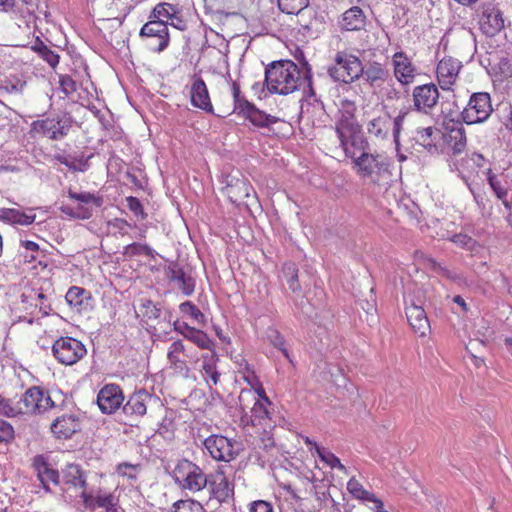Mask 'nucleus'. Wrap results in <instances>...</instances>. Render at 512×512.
<instances>
[{
    "label": "nucleus",
    "mask_w": 512,
    "mask_h": 512,
    "mask_svg": "<svg viewBox=\"0 0 512 512\" xmlns=\"http://www.w3.org/2000/svg\"><path fill=\"white\" fill-rule=\"evenodd\" d=\"M303 72L291 60L274 61L265 68V84L270 93L288 95L302 86Z\"/></svg>",
    "instance_id": "nucleus-1"
},
{
    "label": "nucleus",
    "mask_w": 512,
    "mask_h": 512,
    "mask_svg": "<svg viewBox=\"0 0 512 512\" xmlns=\"http://www.w3.org/2000/svg\"><path fill=\"white\" fill-rule=\"evenodd\" d=\"M351 159L356 173L370 183L381 186L390 180V160L386 155L362 152Z\"/></svg>",
    "instance_id": "nucleus-2"
},
{
    "label": "nucleus",
    "mask_w": 512,
    "mask_h": 512,
    "mask_svg": "<svg viewBox=\"0 0 512 512\" xmlns=\"http://www.w3.org/2000/svg\"><path fill=\"white\" fill-rule=\"evenodd\" d=\"M327 72L334 81L350 84L363 74V64L358 56L346 50L338 51L334 57V64Z\"/></svg>",
    "instance_id": "nucleus-3"
},
{
    "label": "nucleus",
    "mask_w": 512,
    "mask_h": 512,
    "mask_svg": "<svg viewBox=\"0 0 512 512\" xmlns=\"http://www.w3.org/2000/svg\"><path fill=\"white\" fill-rule=\"evenodd\" d=\"M208 476L198 465L187 459L178 461L173 470L175 482L191 492H198L205 488L209 482Z\"/></svg>",
    "instance_id": "nucleus-4"
},
{
    "label": "nucleus",
    "mask_w": 512,
    "mask_h": 512,
    "mask_svg": "<svg viewBox=\"0 0 512 512\" xmlns=\"http://www.w3.org/2000/svg\"><path fill=\"white\" fill-rule=\"evenodd\" d=\"M493 112L491 96L487 92H476L470 96L461 112V119L467 125L485 122Z\"/></svg>",
    "instance_id": "nucleus-5"
},
{
    "label": "nucleus",
    "mask_w": 512,
    "mask_h": 512,
    "mask_svg": "<svg viewBox=\"0 0 512 512\" xmlns=\"http://www.w3.org/2000/svg\"><path fill=\"white\" fill-rule=\"evenodd\" d=\"M203 445L209 455L216 461L230 462L242 450L241 442L217 434L207 437Z\"/></svg>",
    "instance_id": "nucleus-6"
},
{
    "label": "nucleus",
    "mask_w": 512,
    "mask_h": 512,
    "mask_svg": "<svg viewBox=\"0 0 512 512\" xmlns=\"http://www.w3.org/2000/svg\"><path fill=\"white\" fill-rule=\"evenodd\" d=\"M21 414L38 415L55 406L48 391L39 386L28 388L18 400Z\"/></svg>",
    "instance_id": "nucleus-7"
},
{
    "label": "nucleus",
    "mask_w": 512,
    "mask_h": 512,
    "mask_svg": "<svg viewBox=\"0 0 512 512\" xmlns=\"http://www.w3.org/2000/svg\"><path fill=\"white\" fill-rule=\"evenodd\" d=\"M52 353L59 363L69 366L81 360L87 354V349L78 339L66 336L54 342Z\"/></svg>",
    "instance_id": "nucleus-8"
},
{
    "label": "nucleus",
    "mask_w": 512,
    "mask_h": 512,
    "mask_svg": "<svg viewBox=\"0 0 512 512\" xmlns=\"http://www.w3.org/2000/svg\"><path fill=\"white\" fill-rule=\"evenodd\" d=\"M72 124L73 118L69 114L63 113L56 117L34 121L32 129L50 140H61L68 135Z\"/></svg>",
    "instance_id": "nucleus-9"
},
{
    "label": "nucleus",
    "mask_w": 512,
    "mask_h": 512,
    "mask_svg": "<svg viewBox=\"0 0 512 512\" xmlns=\"http://www.w3.org/2000/svg\"><path fill=\"white\" fill-rule=\"evenodd\" d=\"M155 401L152 394L145 389L134 392L122 406L120 416L125 425L134 426L139 418L147 413L148 405Z\"/></svg>",
    "instance_id": "nucleus-10"
},
{
    "label": "nucleus",
    "mask_w": 512,
    "mask_h": 512,
    "mask_svg": "<svg viewBox=\"0 0 512 512\" xmlns=\"http://www.w3.org/2000/svg\"><path fill=\"white\" fill-rule=\"evenodd\" d=\"M299 32L310 38H317L326 27V13L309 8L308 5L295 13Z\"/></svg>",
    "instance_id": "nucleus-11"
},
{
    "label": "nucleus",
    "mask_w": 512,
    "mask_h": 512,
    "mask_svg": "<svg viewBox=\"0 0 512 512\" xmlns=\"http://www.w3.org/2000/svg\"><path fill=\"white\" fill-rule=\"evenodd\" d=\"M139 36L149 40L159 38V43H149L148 45L152 51L161 53L169 46L170 42L168 22L149 19L140 29Z\"/></svg>",
    "instance_id": "nucleus-12"
},
{
    "label": "nucleus",
    "mask_w": 512,
    "mask_h": 512,
    "mask_svg": "<svg viewBox=\"0 0 512 512\" xmlns=\"http://www.w3.org/2000/svg\"><path fill=\"white\" fill-rule=\"evenodd\" d=\"M412 97L415 111L429 115L436 107L440 93L434 83H427L414 87Z\"/></svg>",
    "instance_id": "nucleus-13"
},
{
    "label": "nucleus",
    "mask_w": 512,
    "mask_h": 512,
    "mask_svg": "<svg viewBox=\"0 0 512 512\" xmlns=\"http://www.w3.org/2000/svg\"><path fill=\"white\" fill-rule=\"evenodd\" d=\"M392 66L394 77L402 86L411 85L419 75L417 66L404 51L393 54Z\"/></svg>",
    "instance_id": "nucleus-14"
},
{
    "label": "nucleus",
    "mask_w": 512,
    "mask_h": 512,
    "mask_svg": "<svg viewBox=\"0 0 512 512\" xmlns=\"http://www.w3.org/2000/svg\"><path fill=\"white\" fill-rule=\"evenodd\" d=\"M61 490L65 495L70 489L87 490V472L76 463H68L61 470Z\"/></svg>",
    "instance_id": "nucleus-15"
},
{
    "label": "nucleus",
    "mask_w": 512,
    "mask_h": 512,
    "mask_svg": "<svg viewBox=\"0 0 512 512\" xmlns=\"http://www.w3.org/2000/svg\"><path fill=\"white\" fill-rule=\"evenodd\" d=\"M32 467L37 473V478L47 493L52 492L50 484L60 486L61 472L54 469L44 455H36L32 460Z\"/></svg>",
    "instance_id": "nucleus-16"
},
{
    "label": "nucleus",
    "mask_w": 512,
    "mask_h": 512,
    "mask_svg": "<svg viewBox=\"0 0 512 512\" xmlns=\"http://www.w3.org/2000/svg\"><path fill=\"white\" fill-rule=\"evenodd\" d=\"M124 401L122 389L117 384H106L97 395V404L102 413L112 414Z\"/></svg>",
    "instance_id": "nucleus-17"
},
{
    "label": "nucleus",
    "mask_w": 512,
    "mask_h": 512,
    "mask_svg": "<svg viewBox=\"0 0 512 512\" xmlns=\"http://www.w3.org/2000/svg\"><path fill=\"white\" fill-rule=\"evenodd\" d=\"M461 67V62L452 57H444L439 61L436 75L441 89L447 91L452 90V86L457 81Z\"/></svg>",
    "instance_id": "nucleus-18"
},
{
    "label": "nucleus",
    "mask_w": 512,
    "mask_h": 512,
    "mask_svg": "<svg viewBox=\"0 0 512 512\" xmlns=\"http://www.w3.org/2000/svg\"><path fill=\"white\" fill-rule=\"evenodd\" d=\"M50 430L58 439H69L81 430L80 418L74 413L63 414L54 419Z\"/></svg>",
    "instance_id": "nucleus-19"
},
{
    "label": "nucleus",
    "mask_w": 512,
    "mask_h": 512,
    "mask_svg": "<svg viewBox=\"0 0 512 512\" xmlns=\"http://www.w3.org/2000/svg\"><path fill=\"white\" fill-rule=\"evenodd\" d=\"M208 486L211 495L220 503L229 502L234 496V485L229 482L223 471H217L208 476Z\"/></svg>",
    "instance_id": "nucleus-20"
},
{
    "label": "nucleus",
    "mask_w": 512,
    "mask_h": 512,
    "mask_svg": "<svg viewBox=\"0 0 512 512\" xmlns=\"http://www.w3.org/2000/svg\"><path fill=\"white\" fill-rule=\"evenodd\" d=\"M68 196L80 203L75 207L76 217L81 220L89 219L93 214L91 205L100 207L103 203V199L90 192L77 193L73 190H68Z\"/></svg>",
    "instance_id": "nucleus-21"
},
{
    "label": "nucleus",
    "mask_w": 512,
    "mask_h": 512,
    "mask_svg": "<svg viewBox=\"0 0 512 512\" xmlns=\"http://www.w3.org/2000/svg\"><path fill=\"white\" fill-rule=\"evenodd\" d=\"M190 100L191 104L205 112L212 113L213 106L210 101L209 92L204 80L194 74L190 86Z\"/></svg>",
    "instance_id": "nucleus-22"
},
{
    "label": "nucleus",
    "mask_w": 512,
    "mask_h": 512,
    "mask_svg": "<svg viewBox=\"0 0 512 512\" xmlns=\"http://www.w3.org/2000/svg\"><path fill=\"white\" fill-rule=\"evenodd\" d=\"M479 23L481 31L493 37L504 28L503 13L499 8L487 7L482 12Z\"/></svg>",
    "instance_id": "nucleus-23"
},
{
    "label": "nucleus",
    "mask_w": 512,
    "mask_h": 512,
    "mask_svg": "<svg viewBox=\"0 0 512 512\" xmlns=\"http://www.w3.org/2000/svg\"><path fill=\"white\" fill-rule=\"evenodd\" d=\"M443 134L445 144L452 150L454 155L461 154L467 146L466 131L461 122L453 123L445 127Z\"/></svg>",
    "instance_id": "nucleus-24"
},
{
    "label": "nucleus",
    "mask_w": 512,
    "mask_h": 512,
    "mask_svg": "<svg viewBox=\"0 0 512 512\" xmlns=\"http://www.w3.org/2000/svg\"><path fill=\"white\" fill-rule=\"evenodd\" d=\"M361 77L371 87H381L390 78V73L385 64L369 61L366 65H363Z\"/></svg>",
    "instance_id": "nucleus-25"
},
{
    "label": "nucleus",
    "mask_w": 512,
    "mask_h": 512,
    "mask_svg": "<svg viewBox=\"0 0 512 512\" xmlns=\"http://www.w3.org/2000/svg\"><path fill=\"white\" fill-rule=\"evenodd\" d=\"M185 354V345L182 340H176L171 343L167 352V359L170 368L176 373L184 376H188L190 368L187 365L186 360L183 358Z\"/></svg>",
    "instance_id": "nucleus-26"
},
{
    "label": "nucleus",
    "mask_w": 512,
    "mask_h": 512,
    "mask_svg": "<svg viewBox=\"0 0 512 512\" xmlns=\"http://www.w3.org/2000/svg\"><path fill=\"white\" fill-rule=\"evenodd\" d=\"M252 187L245 178L228 177L225 192L232 203L239 204L250 196Z\"/></svg>",
    "instance_id": "nucleus-27"
},
{
    "label": "nucleus",
    "mask_w": 512,
    "mask_h": 512,
    "mask_svg": "<svg viewBox=\"0 0 512 512\" xmlns=\"http://www.w3.org/2000/svg\"><path fill=\"white\" fill-rule=\"evenodd\" d=\"M342 31H361L366 26V15L358 6H353L346 10L338 22Z\"/></svg>",
    "instance_id": "nucleus-28"
},
{
    "label": "nucleus",
    "mask_w": 512,
    "mask_h": 512,
    "mask_svg": "<svg viewBox=\"0 0 512 512\" xmlns=\"http://www.w3.org/2000/svg\"><path fill=\"white\" fill-rule=\"evenodd\" d=\"M355 112V102L349 99H343L339 109L340 116L335 124L342 126V128L348 130V132H355V130L358 131V128L361 127V125L356 119Z\"/></svg>",
    "instance_id": "nucleus-29"
},
{
    "label": "nucleus",
    "mask_w": 512,
    "mask_h": 512,
    "mask_svg": "<svg viewBox=\"0 0 512 512\" xmlns=\"http://www.w3.org/2000/svg\"><path fill=\"white\" fill-rule=\"evenodd\" d=\"M405 311L407 320L413 330L421 336H424L426 331L430 328L425 310L421 306L411 303L406 306Z\"/></svg>",
    "instance_id": "nucleus-30"
},
{
    "label": "nucleus",
    "mask_w": 512,
    "mask_h": 512,
    "mask_svg": "<svg viewBox=\"0 0 512 512\" xmlns=\"http://www.w3.org/2000/svg\"><path fill=\"white\" fill-rule=\"evenodd\" d=\"M202 364L200 372L206 382L211 385H217L220 379V373L217 370V362L219 360L215 348L205 353L201 357Z\"/></svg>",
    "instance_id": "nucleus-31"
},
{
    "label": "nucleus",
    "mask_w": 512,
    "mask_h": 512,
    "mask_svg": "<svg viewBox=\"0 0 512 512\" xmlns=\"http://www.w3.org/2000/svg\"><path fill=\"white\" fill-rule=\"evenodd\" d=\"M36 215L32 208L23 211L18 208H1L0 220L9 224L30 225L35 221Z\"/></svg>",
    "instance_id": "nucleus-32"
},
{
    "label": "nucleus",
    "mask_w": 512,
    "mask_h": 512,
    "mask_svg": "<svg viewBox=\"0 0 512 512\" xmlns=\"http://www.w3.org/2000/svg\"><path fill=\"white\" fill-rule=\"evenodd\" d=\"M258 395L261 397L259 399L255 392H253V400L246 401L249 405L250 414L255 419L258 425H261L263 421L269 419V411L267 409V405H270L268 397L265 395V391L263 388L257 390Z\"/></svg>",
    "instance_id": "nucleus-33"
},
{
    "label": "nucleus",
    "mask_w": 512,
    "mask_h": 512,
    "mask_svg": "<svg viewBox=\"0 0 512 512\" xmlns=\"http://www.w3.org/2000/svg\"><path fill=\"white\" fill-rule=\"evenodd\" d=\"M392 119L389 114L374 117L367 123V131L369 135L378 140L387 139L391 128Z\"/></svg>",
    "instance_id": "nucleus-34"
},
{
    "label": "nucleus",
    "mask_w": 512,
    "mask_h": 512,
    "mask_svg": "<svg viewBox=\"0 0 512 512\" xmlns=\"http://www.w3.org/2000/svg\"><path fill=\"white\" fill-rule=\"evenodd\" d=\"M437 131L434 127L417 128L411 137L415 144L423 147L430 154L438 153V147L434 141V133Z\"/></svg>",
    "instance_id": "nucleus-35"
},
{
    "label": "nucleus",
    "mask_w": 512,
    "mask_h": 512,
    "mask_svg": "<svg viewBox=\"0 0 512 512\" xmlns=\"http://www.w3.org/2000/svg\"><path fill=\"white\" fill-rule=\"evenodd\" d=\"M65 299L70 306L81 311L88 305V302L91 299V293L82 287L72 286L67 291Z\"/></svg>",
    "instance_id": "nucleus-36"
},
{
    "label": "nucleus",
    "mask_w": 512,
    "mask_h": 512,
    "mask_svg": "<svg viewBox=\"0 0 512 512\" xmlns=\"http://www.w3.org/2000/svg\"><path fill=\"white\" fill-rule=\"evenodd\" d=\"M90 157L91 156L84 157L83 155L80 157H71L60 153L54 155V159L57 162L65 165L70 171L74 172H85L88 170Z\"/></svg>",
    "instance_id": "nucleus-37"
},
{
    "label": "nucleus",
    "mask_w": 512,
    "mask_h": 512,
    "mask_svg": "<svg viewBox=\"0 0 512 512\" xmlns=\"http://www.w3.org/2000/svg\"><path fill=\"white\" fill-rule=\"evenodd\" d=\"M31 49L40 58L47 62L50 67L55 68L59 64L60 56L49 46H47L39 37L35 39Z\"/></svg>",
    "instance_id": "nucleus-38"
},
{
    "label": "nucleus",
    "mask_w": 512,
    "mask_h": 512,
    "mask_svg": "<svg viewBox=\"0 0 512 512\" xmlns=\"http://www.w3.org/2000/svg\"><path fill=\"white\" fill-rule=\"evenodd\" d=\"M282 279L288 285L293 293L301 291V285L298 279V267L294 262H286L282 267Z\"/></svg>",
    "instance_id": "nucleus-39"
},
{
    "label": "nucleus",
    "mask_w": 512,
    "mask_h": 512,
    "mask_svg": "<svg viewBox=\"0 0 512 512\" xmlns=\"http://www.w3.org/2000/svg\"><path fill=\"white\" fill-rule=\"evenodd\" d=\"M253 400V391L252 390H242L238 397V405L241 411V423L244 426H256L258 425L253 419V416L250 414L249 405L246 401Z\"/></svg>",
    "instance_id": "nucleus-40"
},
{
    "label": "nucleus",
    "mask_w": 512,
    "mask_h": 512,
    "mask_svg": "<svg viewBox=\"0 0 512 512\" xmlns=\"http://www.w3.org/2000/svg\"><path fill=\"white\" fill-rule=\"evenodd\" d=\"M26 87L27 82L23 78L11 76L0 83V95L4 93L16 96L22 95Z\"/></svg>",
    "instance_id": "nucleus-41"
},
{
    "label": "nucleus",
    "mask_w": 512,
    "mask_h": 512,
    "mask_svg": "<svg viewBox=\"0 0 512 512\" xmlns=\"http://www.w3.org/2000/svg\"><path fill=\"white\" fill-rule=\"evenodd\" d=\"M245 117L249 119L253 125L263 128H269L272 124L279 121V118L266 114L255 106L250 108Z\"/></svg>",
    "instance_id": "nucleus-42"
},
{
    "label": "nucleus",
    "mask_w": 512,
    "mask_h": 512,
    "mask_svg": "<svg viewBox=\"0 0 512 512\" xmlns=\"http://www.w3.org/2000/svg\"><path fill=\"white\" fill-rule=\"evenodd\" d=\"M178 9L173 4L162 2L157 4L151 14L149 15V19H155L158 21H167L173 20V18H177Z\"/></svg>",
    "instance_id": "nucleus-43"
},
{
    "label": "nucleus",
    "mask_w": 512,
    "mask_h": 512,
    "mask_svg": "<svg viewBox=\"0 0 512 512\" xmlns=\"http://www.w3.org/2000/svg\"><path fill=\"white\" fill-rule=\"evenodd\" d=\"M185 339L194 343L200 349H206L208 351L215 348V342L209 338V336L202 330L192 328L186 334Z\"/></svg>",
    "instance_id": "nucleus-44"
},
{
    "label": "nucleus",
    "mask_w": 512,
    "mask_h": 512,
    "mask_svg": "<svg viewBox=\"0 0 512 512\" xmlns=\"http://www.w3.org/2000/svg\"><path fill=\"white\" fill-rule=\"evenodd\" d=\"M489 65L491 66V71L496 77L506 79L512 76V62L506 56L498 57L497 62L493 64L489 60Z\"/></svg>",
    "instance_id": "nucleus-45"
},
{
    "label": "nucleus",
    "mask_w": 512,
    "mask_h": 512,
    "mask_svg": "<svg viewBox=\"0 0 512 512\" xmlns=\"http://www.w3.org/2000/svg\"><path fill=\"white\" fill-rule=\"evenodd\" d=\"M314 449L322 462L330 466L332 469L336 468L346 472V467L341 463L340 459L334 453L320 447L317 443H314Z\"/></svg>",
    "instance_id": "nucleus-46"
},
{
    "label": "nucleus",
    "mask_w": 512,
    "mask_h": 512,
    "mask_svg": "<svg viewBox=\"0 0 512 512\" xmlns=\"http://www.w3.org/2000/svg\"><path fill=\"white\" fill-rule=\"evenodd\" d=\"M96 507L105 509V512H119L118 499L112 493L102 494L99 491L95 496Z\"/></svg>",
    "instance_id": "nucleus-47"
},
{
    "label": "nucleus",
    "mask_w": 512,
    "mask_h": 512,
    "mask_svg": "<svg viewBox=\"0 0 512 512\" xmlns=\"http://www.w3.org/2000/svg\"><path fill=\"white\" fill-rule=\"evenodd\" d=\"M123 255L127 258H133L139 255H145L151 258L155 257L154 250L147 244L138 242L131 243L124 247Z\"/></svg>",
    "instance_id": "nucleus-48"
},
{
    "label": "nucleus",
    "mask_w": 512,
    "mask_h": 512,
    "mask_svg": "<svg viewBox=\"0 0 512 512\" xmlns=\"http://www.w3.org/2000/svg\"><path fill=\"white\" fill-rule=\"evenodd\" d=\"M179 310L183 315L190 316L195 323L204 326L206 317L201 310L191 301H185L179 305Z\"/></svg>",
    "instance_id": "nucleus-49"
},
{
    "label": "nucleus",
    "mask_w": 512,
    "mask_h": 512,
    "mask_svg": "<svg viewBox=\"0 0 512 512\" xmlns=\"http://www.w3.org/2000/svg\"><path fill=\"white\" fill-rule=\"evenodd\" d=\"M487 181L494 193L496 194L497 198L500 199L504 206L506 208H510V203L507 201V195L508 191L505 189L499 180H497V177L495 174H493L492 170L490 168L487 169Z\"/></svg>",
    "instance_id": "nucleus-50"
},
{
    "label": "nucleus",
    "mask_w": 512,
    "mask_h": 512,
    "mask_svg": "<svg viewBox=\"0 0 512 512\" xmlns=\"http://www.w3.org/2000/svg\"><path fill=\"white\" fill-rule=\"evenodd\" d=\"M301 65L303 67L302 85L306 84L307 90L305 89V95L313 98L315 102H319L322 106L323 103L317 99L316 92L312 85V71L309 63L302 57Z\"/></svg>",
    "instance_id": "nucleus-51"
},
{
    "label": "nucleus",
    "mask_w": 512,
    "mask_h": 512,
    "mask_svg": "<svg viewBox=\"0 0 512 512\" xmlns=\"http://www.w3.org/2000/svg\"><path fill=\"white\" fill-rule=\"evenodd\" d=\"M268 340L275 348H277L283 353L284 357L291 364H293V360L291 359L289 351L286 347V341L278 330L270 329L268 332Z\"/></svg>",
    "instance_id": "nucleus-52"
},
{
    "label": "nucleus",
    "mask_w": 512,
    "mask_h": 512,
    "mask_svg": "<svg viewBox=\"0 0 512 512\" xmlns=\"http://www.w3.org/2000/svg\"><path fill=\"white\" fill-rule=\"evenodd\" d=\"M279 9L286 14H295L308 5V0H277Z\"/></svg>",
    "instance_id": "nucleus-53"
},
{
    "label": "nucleus",
    "mask_w": 512,
    "mask_h": 512,
    "mask_svg": "<svg viewBox=\"0 0 512 512\" xmlns=\"http://www.w3.org/2000/svg\"><path fill=\"white\" fill-rule=\"evenodd\" d=\"M177 283V288L185 295L190 296L194 293L196 281L195 279L185 271L180 275L178 280L175 281Z\"/></svg>",
    "instance_id": "nucleus-54"
},
{
    "label": "nucleus",
    "mask_w": 512,
    "mask_h": 512,
    "mask_svg": "<svg viewBox=\"0 0 512 512\" xmlns=\"http://www.w3.org/2000/svg\"><path fill=\"white\" fill-rule=\"evenodd\" d=\"M173 512H206L200 502L195 500H179L173 504Z\"/></svg>",
    "instance_id": "nucleus-55"
},
{
    "label": "nucleus",
    "mask_w": 512,
    "mask_h": 512,
    "mask_svg": "<svg viewBox=\"0 0 512 512\" xmlns=\"http://www.w3.org/2000/svg\"><path fill=\"white\" fill-rule=\"evenodd\" d=\"M0 414L9 418L21 415L18 401L13 405L10 399L0 395Z\"/></svg>",
    "instance_id": "nucleus-56"
},
{
    "label": "nucleus",
    "mask_w": 512,
    "mask_h": 512,
    "mask_svg": "<svg viewBox=\"0 0 512 512\" xmlns=\"http://www.w3.org/2000/svg\"><path fill=\"white\" fill-rule=\"evenodd\" d=\"M349 143L353 148L366 152L369 143L362 133V127H359L358 131L349 132Z\"/></svg>",
    "instance_id": "nucleus-57"
},
{
    "label": "nucleus",
    "mask_w": 512,
    "mask_h": 512,
    "mask_svg": "<svg viewBox=\"0 0 512 512\" xmlns=\"http://www.w3.org/2000/svg\"><path fill=\"white\" fill-rule=\"evenodd\" d=\"M335 132L339 139L340 147L344 150L347 157L354 158L355 153L351 152L348 147L349 144V132L342 128V126L335 124Z\"/></svg>",
    "instance_id": "nucleus-58"
},
{
    "label": "nucleus",
    "mask_w": 512,
    "mask_h": 512,
    "mask_svg": "<svg viewBox=\"0 0 512 512\" xmlns=\"http://www.w3.org/2000/svg\"><path fill=\"white\" fill-rule=\"evenodd\" d=\"M409 116H410L409 111H400L398 116L395 117L391 123V125H393L392 133H393V139H394L396 146L399 145V137H400V132L402 130L403 123H404L405 119Z\"/></svg>",
    "instance_id": "nucleus-59"
},
{
    "label": "nucleus",
    "mask_w": 512,
    "mask_h": 512,
    "mask_svg": "<svg viewBox=\"0 0 512 512\" xmlns=\"http://www.w3.org/2000/svg\"><path fill=\"white\" fill-rule=\"evenodd\" d=\"M126 201L129 210L133 212L136 217L141 220H144L147 217V214L144 212L143 205L138 198L130 196Z\"/></svg>",
    "instance_id": "nucleus-60"
},
{
    "label": "nucleus",
    "mask_w": 512,
    "mask_h": 512,
    "mask_svg": "<svg viewBox=\"0 0 512 512\" xmlns=\"http://www.w3.org/2000/svg\"><path fill=\"white\" fill-rule=\"evenodd\" d=\"M59 85H60L61 91L66 96L73 94L77 90L76 82L69 75H61L59 78Z\"/></svg>",
    "instance_id": "nucleus-61"
},
{
    "label": "nucleus",
    "mask_w": 512,
    "mask_h": 512,
    "mask_svg": "<svg viewBox=\"0 0 512 512\" xmlns=\"http://www.w3.org/2000/svg\"><path fill=\"white\" fill-rule=\"evenodd\" d=\"M316 499L319 502V506L321 508L327 507L328 504H330L337 512H339L338 509V503L334 500V498L330 495L328 490L319 491L317 490L316 493Z\"/></svg>",
    "instance_id": "nucleus-62"
},
{
    "label": "nucleus",
    "mask_w": 512,
    "mask_h": 512,
    "mask_svg": "<svg viewBox=\"0 0 512 512\" xmlns=\"http://www.w3.org/2000/svg\"><path fill=\"white\" fill-rule=\"evenodd\" d=\"M429 264L431 269L436 272L437 274L446 277L448 279L457 280L459 279V276L457 273L450 271L446 267H443L440 263H438L435 259H429Z\"/></svg>",
    "instance_id": "nucleus-63"
},
{
    "label": "nucleus",
    "mask_w": 512,
    "mask_h": 512,
    "mask_svg": "<svg viewBox=\"0 0 512 512\" xmlns=\"http://www.w3.org/2000/svg\"><path fill=\"white\" fill-rule=\"evenodd\" d=\"M250 512H273V506L270 502L264 500H256L249 505Z\"/></svg>",
    "instance_id": "nucleus-64"
}]
</instances>
